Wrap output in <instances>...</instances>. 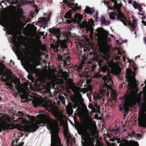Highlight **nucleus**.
I'll return each mask as SVG.
<instances>
[{
	"instance_id": "1",
	"label": "nucleus",
	"mask_w": 146,
	"mask_h": 146,
	"mask_svg": "<svg viewBox=\"0 0 146 146\" xmlns=\"http://www.w3.org/2000/svg\"><path fill=\"white\" fill-rule=\"evenodd\" d=\"M50 120L47 126L48 129H50L51 134V146H63L61 143V141L58 133L59 132L58 123L56 119Z\"/></svg>"
},
{
	"instance_id": "2",
	"label": "nucleus",
	"mask_w": 146,
	"mask_h": 146,
	"mask_svg": "<svg viewBox=\"0 0 146 146\" xmlns=\"http://www.w3.org/2000/svg\"><path fill=\"white\" fill-rule=\"evenodd\" d=\"M108 5V7L109 9L113 10L116 11L117 12V19L120 21H121L125 26H127V23L126 22H127L129 25L131 27V29L133 31H134L135 29L137 27V21L134 19L133 17L132 23L127 21V18L125 16L124 14L121 12V9L122 6V4L121 3H118L117 2L116 4H114V5L113 7H111L109 6V2H107Z\"/></svg>"
},
{
	"instance_id": "3",
	"label": "nucleus",
	"mask_w": 146,
	"mask_h": 146,
	"mask_svg": "<svg viewBox=\"0 0 146 146\" xmlns=\"http://www.w3.org/2000/svg\"><path fill=\"white\" fill-rule=\"evenodd\" d=\"M26 66L27 71L30 74L28 75L29 79L31 80L32 82L35 84L36 87L40 88L43 84L41 79L40 77H38L37 79H35L32 76L34 73L36 75H38L39 71L33 64L30 63L27 64Z\"/></svg>"
},
{
	"instance_id": "4",
	"label": "nucleus",
	"mask_w": 146,
	"mask_h": 146,
	"mask_svg": "<svg viewBox=\"0 0 146 146\" xmlns=\"http://www.w3.org/2000/svg\"><path fill=\"white\" fill-rule=\"evenodd\" d=\"M79 134L82 135V138L85 142V146H94L95 141L94 135L90 131L89 128H86L84 129H80L78 131Z\"/></svg>"
},
{
	"instance_id": "5",
	"label": "nucleus",
	"mask_w": 146,
	"mask_h": 146,
	"mask_svg": "<svg viewBox=\"0 0 146 146\" xmlns=\"http://www.w3.org/2000/svg\"><path fill=\"white\" fill-rule=\"evenodd\" d=\"M139 107L140 111L138 113V124L140 126L146 127V104L141 103Z\"/></svg>"
},
{
	"instance_id": "6",
	"label": "nucleus",
	"mask_w": 146,
	"mask_h": 146,
	"mask_svg": "<svg viewBox=\"0 0 146 146\" xmlns=\"http://www.w3.org/2000/svg\"><path fill=\"white\" fill-rule=\"evenodd\" d=\"M101 70L103 72H108L106 75L102 77V79L104 82V86L106 88H108L110 87V86L113 83L112 80V76L110 75L109 73L110 69L108 66L104 65L102 67Z\"/></svg>"
},
{
	"instance_id": "7",
	"label": "nucleus",
	"mask_w": 146,
	"mask_h": 146,
	"mask_svg": "<svg viewBox=\"0 0 146 146\" xmlns=\"http://www.w3.org/2000/svg\"><path fill=\"white\" fill-rule=\"evenodd\" d=\"M33 103L35 107L40 106L46 107L48 110L50 109V110L52 111V112L54 117L58 120H59L60 117L58 111L55 109H53L51 105H47L44 102L40 100H34L33 101Z\"/></svg>"
},
{
	"instance_id": "8",
	"label": "nucleus",
	"mask_w": 146,
	"mask_h": 146,
	"mask_svg": "<svg viewBox=\"0 0 146 146\" xmlns=\"http://www.w3.org/2000/svg\"><path fill=\"white\" fill-rule=\"evenodd\" d=\"M45 124V122L43 120L40 121L39 122L37 123H32L26 127L25 131L30 133L35 132L40 127L44 126Z\"/></svg>"
},
{
	"instance_id": "9",
	"label": "nucleus",
	"mask_w": 146,
	"mask_h": 146,
	"mask_svg": "<svg viewBox=\"0 0 146 146\" xmlns=\"http://www.w3.org/2000/svg\"><path fill=\"white\" fill-rule=\"evenodd\" d=\"M127 79L129 82L128 86H129L131 88H133L136 86V81L135 78V77L131 75L129 71H127Z\"/></svg>"
},
{
	"instance_id": "10",
	"label": "nucleus",
	"mask_w": 146,
	"mask_h": 146,
	"mask_svg": "<svg viewBox=\"0 0 146 146\" xmlns=\"http://www.w3.org/2000/svg\"><path fill=\"white\" fill-rule=\"evenodd\" d=\"M33 54L36 58L38 60H40L42 54V52L40 51V46L38 44L33 46Z\"/></svg>"
},
{
	"instance_id": "11",
	"label": "nucleus",
	"mask_w": 146,
	"mask_h": 146,
	"mask_svg": "<svg viewBox=\"0 0 146 146\" xmlns=\"http://www.w3.org/2000/svg\"><path fill=\"white\" fill-rule=\"evenodd\" d=\"M0 76L1 77L0 79L3 81H9V80L10 76L8 73L1 69H0Z\"/></svg>"
},
{
	"instance_id": "12",
	"label": "nucleus",
	"mask_w": 146,
	"mask_h": 146,
	"mask_svg": "<svg viewBox=\"0 0 146 146\" xmlns=\"http://www.w3.org/2000/svg\"><path fill=\"white\" fill-rule=\"evenodd\" d=\"M119 146H139V144L137 142L133 141L132 140L129 141L124 140L123 143H121Z\"/></svg>"
},
{
	"instance_id": "13",
	"label": "nucleus",
	"mask_w": 146,
	"mask_h": 146,
	"mask_svg": "<svg viewBox=\"0 0 146 146\" xmlns=\"http://www.w3.org/2000/svg\"><path fill=\"white\" fill-rule=\"evenodd\" d=\"M74 19L76 21L78 24H80L82 23L83 25H86L87 23L86 21H82V19H83V16L80 13H76L74 16Z\"/></svg>"
},
{
	"instance_id": "14",
	"label": "nucleus",
	"mask_w": 146,
	"mask_h": 146,
	"mask_svg": "<svg viewBox=\"0 0 146 146\" xmlns=\"http://www.w3.org/2000/svg\"><path fill=\"white\" fill-rule=\"evenodd\" d=\"M93 62H96V63H97L98 65L101 67L103 65L104 62L103 60L101 59L100 56L98 54H94V57L92 59Z\"/></svg>"
},
{
	"instance_id": "15",
	"label": "nucleus",
	"mask_w": 146,
	"mask_h": 146,
	"mask_svg": "<svg viewBox=\"0 0 146 146\" xmlns=\"http://www.w3.org/2000/svg\"><path fill=\"white\" fill-rule=\"evenodd\" d=\"M13 43V44L16 45L17 50V52L21 54H22V52L21 50V44H19L17 41V37L16 36H14L13 37L12 39Z\"/></svg>"
},
{
	"instance_id": "16",
	"label": "nucleus",
	"mask_w": 146,
	"mask_h": 146,
	"mask_svg": "<svg viewBox=\"0 0 146 146\" xmlns=\"http://www.w3.org/2000/svg\"><path fill=\"white\" fill-rule=\"evenodd\" d=\"M97 31L99 35L102 34L105 37H107L109 35V33L108 31L104 30L102 28H98L97 29Z\"/></svg>"
},
{
	"instance_id": "17",
	"label": "nucleus",
	"mask_w": 146,
	"mask_h": 146,
	"mask_svg": "<svg viewBox=\"0 0 146 146\" xmlns=\"http://www.w3.org/2000/svg\"><path fill=\"white\" fill-rule=\"evenodd\" d=\"M15 126L13 124L7 123L6 125L2 126V129L3 130H6L9 129L11 130L14 128Z\"/></svg>"
},
{
	"instance_id": "18",
	"label": "nucleus",
	"mask_w": 146,
	"mask_h": 146,
	"mask_svg": "<svg viewBox=\"0 0 146 146\" xmlns=\"http://www.w3.org/2000/svg\"><path fill=\"white\" fill-rule=\"evenodd\" d=\"M67 113L69 115H71L73 113V110L72 108V105L71 103H69L66 108Z\"/></svg>"
},
{
	"instance_id": "19",
	"label": "nucleus",
	"mask_w": 146,
	"mask_h": 146,
	"mask_svg": "<svg viewBox=\"0 0 146 146\" xmlns=\"http://www.w3.org/2000/svg\"><path fill=\"white\" fill-rule=\"evenodd\" d=\"M84 11L85 13L90 14V15L94 14L95 12L94 9L92 8H90L88 7H86Z\"/></svg>"
},
{
	"instance_id": "20",
	"label": "nucleus",
	"mask_w": 146,
	"mask_h": 146,
	"mask_svg": "<svg viewBox=\"0 0 146 146\" xmlns=\"http://www.w3.org/2000/svg\"><path fill=\"white\" fill-rule=\"evenodd\" d=\"M60 30L58 29H50L49 30V32L54 35L58 36L59 35Z\"/></svg>"
},
{
	"instance_id": "21",
	"label": "nucleus",
	"mask_w": 146,
	"mask_h": 146,
	"mask_svg": "<svg viewBox=\"0 0 146 146\" xmlns=\"http://www.w3.org/2000/svg\"><path fill=\"white\" fill-rule=\"evenodd\" d=\"M70 88L74 93L76 94L79 91L81 90L80 88H78L74 85H72L70 86Z\"/></svg>"
},
{
	"instance_id": "22",
	"label": "nucleus",
	"mask_w": 146,
	"mask_h": 146,
	"mask_svg": "<svg viewBox=\"0 0 146 146\" xmlns=\"http://www.w3.org/2000/svg\"><path fill=\"white\" fill-rule=\"evenodd\" d=\"M117 13L114 12H111L109 14V16L110 18L111 19H117Z\"/></svg>"
},
{
	"instance_id": "23",
	"label": "nucleus",
	"mask_w": 146,
	"mask_h": 146,
	"mask_svg": "<svg viewBox=\"0 0 146 146\" xmlns=\"http://www.w3.org/2000/svg\"><path fill=\"white\" fill-rule=\"evenodd\" d=\"M74 141L72 139V137L70 136L67 139V143L68 145V144H70L71 145H72L74 144Z\"/></svg>"
},
{
	"instance_id": "24",
	"label": "nucleus",
	"mask_w": 146,
	"mask_h": 146,
	"mask_svg": "<svg viewBox=\"0 0 146 146\" xmlns=\"http://www.w3.org/2000/svg\"><path fill=\"white\" fill-rule=\"evenodd\" d=\"M74 1H71L69 0L67 6L72 9L73 10V8L74 7Z\"/></svg>"
},
{
	"instance_id": "25",
	"label": "nucleus",
	"mask_w": 146,
	"mask_h": 146,
	"mask_svg": "<svg viewBox=\"0 0 146 146\" xmlns=\"http://www.w3.org/2000/svg\"><path fill=\"white\" fill-rule=\"evenodd\" d=\"M60 48L63 49L64 51L66 50H68V48L67 46L65 44L63 43H60Z\"/></svg>"
},
{
	"instance_id": "26",
	"label": "nucleus",
	"mask_w": 146,
	"mask_h": 146,
	"mask_svg": "<svg viewBox=\"0 0 146 146\" xmlns=\"http://www.w3.org/2000/svg\"><path fill=\"white\" fill-rule=\"evenodd\" d=\"M78 3H75L74 4V7L73 8V10H74V12L77 11L78 10L80 9V7H78Z\"/></svg>"
},
{
	"instance_id": "27",
	"label": "nucleus",
	"mask_w": 146,
	"mask_h": 146,
	"mask_svg": "<svg viewBox=\"0 0 146 146\" xmlns=\"http://www.w3.org/2000/svg\"><path fill=\"white\" fill-rule=\"evenodd\" d=\"M141 12V13H138V14L139 15H140L141 16V17H140V18L142 19H144L146 18L145 15L144 13V11H142V12Z\"/></svg>"
},
{
	"instance_id": "28",
	"label": "nucleus",
	"mask_w": 146,
	"mask_h": 146,
	"mask_svg": "<svg viewBox=\"0 0 146 146\" xmlns=\"http://www.w3.org/2000/svg\"><path fill=\"white\" fill-rule=\"evenodd\" d=\"M13 1V4L15 5L16 4H19L20 3H21L23 1V0H15V1H13Z\"/></svg>"
},
{
	"instance_id": "29",
	"label": "nucleus",
	"mask_w": 146,
	"mask_h": 146,
	"mask_svg": "<svg viewBox=\"0 0 146 146\" xmlns=\"http://www.w3.org/2000/svg\"><path fill=\"white\" fill-rule=\"evenodd\" d=\"M71 13L68 12L66 13L65 16V17L66 19H69L71 17Z\"/></svg>"
},
{
	"instance_id": "30",
	"label": "nucleus",
	"mask_w": 146,
	"mask_h": 146,
	"mask_svg": "<svg viewBox=\"0 0 146 146\" xmlns=\"http://www.w3.org/2000/svg\"><path fill=\"white\" fill-rule=\"evenodd\" d=\"M64 135L66 139L68 138L69 137L71 136L69 132H68L67 131H66L65 132Z\"/></svg>"
},
{
	"instance_id": "31",
	"label": "nucleus",
	"mask_w": 146,
	"mask_h": 146,
	"mask_svg": "<svg viewBox=\"0 0 146 146\" xmlns=\"http://www.w3.org/2000/svg\"><path fill=\"white\" fill-rule=\"evenodd\" d=\"M92 60L93 61L92 63L91 67L92 69H94L96 67L97 64H95L96 62L95 61L93 62V60Z\"/></svg>"
},
{
	"instance_id": "32",
	"label": "nucleus",
	"mask_w": 146,
	"mask_h": 146,
	"mask_svg": "<svg viewBox=\"0 0 146 146\" xmlns=\"http://www.w3.org/2000/svg\"><path fill=\"white\" fill-rule=\"evenodd\" d=\"M72 102L76 106L78 107L79 105L78 102L75 99L72 100Z\"/></svg>"
},
{
	"instance_id": "33",
	"label": "nucleus",
	"mask_w": 146,
	"mask_h": 146,
	"mask_svg": "<svg viewBox=\"0 0 146 146\" xmlns=\"http://www.w3.org/2000/svg\"><path fill=\"white\" fill-rule=\"evenodd\" d=\"M60 44H56L54 46V47L55 49H56L57 52H58L59 47L60 46Z\"/></svg>"
},
{
	"instance_id": "34",
	"label": "nucleus",
	"mask_w": 146,
	"mask_h": 146,
	"mask_svg": "<svg viewBox=\"0 0 146 146\" xmlns=\"http://www.w3.org/2000/svg\"><path fill=\"white\" fill-rule=\"evenodd\" d=\"M57 58H58L59 60L62 61L64 60V57L61 55L58 54L57 55Z\"/></svg>"
},
{
	"instance_id": "35",
	"label": "nucleus",
	"mask_w": 146,
	"mask_h": 146,
	"mask_svg": "<svg viewBox=\"0 0 146 146\" xmlns=\"http://www.w3.org/2000/svg\"><path fill=\"white\" fill-rule=\"evenodd\" d=\"M15 142V141H12V146H23V145L24 144L23 142L22 143H19L18 145H14V144Z\"/></svg>"
},
{
	"instance_id": "36",
	"label": "nucleus",
	"mask_w": 146,
	"mask_h": 146,
	"mask_svg": "<svg viewBox=\"0 0 146 146\" xmlns=\"http://www.w3.org/2000/svg\"><path fill=\"white\" fill-rule=\"evenodd\" d=\"M138 5V4L136 2L134 1L133 4V6L135 9H136Z\"/></svg>"
},
{
	"instance_id": "37",
	"label": "nucleus",
	"mask_w": 146,
	"mask_h": 146,
	"mask_svg": "<svg viewBox=\"0 0 146 146\" xmlns=\"http://www.w3.org/2000/svg\"><path fill=\"white\" fill-rule=\"evenodd\" d=\"M101 23L102 24H104L105 23L106 19L105 18L102 17L101 19Z\"/></svg>"
},
{
	"instance_id": "38",
	"label": "nucleus",
	"mask_w": 146,
	"mask_h": 146,
	"mask_svg": "<svg viewBox=\"0 0 146 146\" xmlns=\"http://www.w3.org/2000/svg\"><path fill=\"white\" fill-rule=\"evenodd\" d=\"M124 111H126L127 112H128L129 110V108L128 106L125 105L124 106Z\"/></svg>"
},
{
	"instance_id": "39",
	"label": "nucleus",
	"mask_w": 146,
	"mask_h": 146,
	"mask_svg": "<svg viewBox=\"0 0 146 146\" xmlns=\"http://www.w3.org/2000/svg\"><path fill=\"white\" fill-rule=\"evenodd\" d=\"M119 128L118 127H116V128L113 129V132L114 133H115V134H117V133L119 132V131H118Z\"/></svg>"
},
{
	"instance_id": "40",
	"label": "nucleus",
	"mask_w": 146,
	"mask_h": 146,
	"mask_svg": "<svg viewBox=\"0 0 146 146\" xmlns=\"http://www.w3.org/2000/svg\"><path fill=\"white\" fill-rule=\"evenodd\" d=\"M95 77L97 78H98L102 77V75L100 74H96L95 75Z\"/></svg>"
},
{
	"instance_id": "41",
	"label": "nucleus",
	"mask_w": 146,
	"mask_h": 146,
	"mask_svg": "<svg viewBox=\"0 0 146 146\" xmlns=\"http://www.w3.org/2000/svg\"><path fill=\"white\" fill-rule=\"evenodd\" d=\"M50 88H48L45 89V92L46 93H50Z\"/></svg>"
},
{
	"instance_id": "42",
	"label": "nucleus",
	"mask_w": 146,
	"mask_h": 146,
	"mask_svg": "<svg viewBox=\"0 0 146 146\" xmlns=\"http://www.w3.org/2000/svg\"><path fill=\"white\" fill-rule=\"evenodd\" d=\"M81 92V90H80L76 94L80 98H81L82 97V95L80 93V92Z\"/></svg>"
},
{
	"instance_id": "43",
	"label": "nucleus",
	"mask_w": 146,
	"mask_h": 146,
	"mask_svg": "<svg viewBox=\"0 0 146 146\" xmlns=\"http://www.w3.org/2000/svg\"><path fill=\"white\" fill-rule=\"evenodd\" d=\"M14 33L13 30L12 29L10 30L9 31V34L12 35H14Z\"/></svg>"
},
{
	"instance_id": "44",
	"label": "nucleus",
	"mask_w": 146,
	"mask_h": 146,
	"mask_svg": "<svg viewBox=\"0 0 146 146\" xmlns=\"http://www.w3.org/2000/svg\"><path fill=\"white\" fill-rule=\"evenodd\" d=\"M136 137L139 139H140L142 137V136L141 135L139 134H137L136 135Z\"/></svg>"
},
{
	"instance_id": "45",
	"label": "nucleus",
	"mask_w": 146,
	"mask_h": 146,
	"mask_svg": "<svg viewBox=\"0 0 146 146\" xmlns=\"http://www.w3.org/2000/svg\"><path fill=\"white\" fill-rule=\"evenodd\" d=\"M31 18H28L25 20L24 21H25L27 23H28L30 22L31 21Z\"/></svg>"
},
{
	"instance_id": "46",
	"label": "nucleus",
	"mask_w": 146,
	"mask_h": 146,
	"mask_svg": "<svg viewBox=\"0 0 146 146\" xmlns=\"http://www.w3.org/2000/svg\"><path fill=\"white\" fill-rule=\"evenodd\" d=\"M110 21H106L105 23V24H104V25H110Z\"/></svg>"
},
{
	"instance_id": "47",
	"label": "nucleus",
	"mask_w": 146,
	"mask_h": 146,
	"mask_svg": "<svg viewBox=\"0 0 146 146\" xmlns=\"http://www.w3.org/2000/svg\"><path fill=\"white\" fill-rule=\"evenodd\" d=\"M69 1V0H63V2L64 3L66 4V5L67 6L68 3Z\"/></svg>"
},
{
	"instance_id": "48",
	"label": "nucleus",
	"mask_w": 146,
	"mask_h": 146,
	"mask_svg": "<svg viewBox=\"0 0 146 146\" xmlns=\"http://www.w3.org/2000/svg\"><path fill=\"white\" fill-rule=\"evenodd\" d=\"M89 108L91 109H95V108H94L93 105L92 104H90L89 106Z\"/></svg>"
},
{
	"instance_id": "49",
	"label": "nucleus",
	"mask_w": 146,
	"mask_h": 146,
	"mask_svg": "<svg viewBox=\"0 0 146 146\" xmlns=\"http://www.w3.org/2000/svg\"><path fill=\"white\" fill-rule=\"evenodd\" d=\"M94 105L97 108V109L98 110H99L100 108V106H98L97 104H94Z\"/></svg>"
},
{
	"instance_id": "50",
	"label": "nucleus",
	"mask_w": 146,
	"mask_h": 146,
	"mask_svg": "<svg viewBox=\"0 0 146 146\" xmlns=\"http://www.w3.org/2000/svg\"><path fill=\"white\" fill-rule=\"evenodd\" d=\"M108 146H115L114 144L113 143L110 144V143H107Z\"/></svg>"
},
{
	"instance_id": "51",
	"label": "nucleus",
	"mask_w": 146,
	"mask_h": 146,
	"mask_svg": "<svg viewBox=\"0 0 146 146\" xmlns=\"http://www.w3.org/2000/svg\"><path fill=\"white\" fill-rule=\"evenodd\" d=\"M63 49L62 48H60H60H59V50L60 52H63L64 51V49Z\"/></svg>"
},
{
	"instance_id": "52",
	"label": "nucleus",
	"mask_w": 146,
	"mask_h": 146,
	"mask_svg": "<svg viewBox=\"0 0 146 146\" xmlns=\"http://www.w3.org/2000/svg\"><path fill=\"white\" fill-rule=\"evenodd\" d=\"M123 115L124 116H125L127 115L128 114L127 112L126 111H124L123 112Z\"/></svg>"
},
{
	"instance_id": "53",
	"label": "nucleus",
	"mask_w": 146,
	"mask_h": 146,
	"mask_svg": "<svg viewBox=\"0 0 146 146\" xmlns=\"http://www.w3.org/2000/svg\"><path fill=\"white\" fill-rule=\"evenodd\" d=\"M90 34L91 35H93L94 33V32L92 30V29H90Z\"/></svg>"
},
{
	"instance_id": "54",
	"label": "nucleus",
	"mask_w": 146,
	"mask_h": 146,
	"mask_svg": "<svg viewBox=\"0 0 146 146\" xmlns=\"http://www.w3.org/2000/svg\"><path fill=\"white\" fill-rule=\"evenodd\" d=\"M137 9L139 10V11L140 12H142V10H143V8L141 7V6L140 7H139V8H138V9Z\"/></svg>"
},
{
	"instance_id": "55",
	"label": "nucleus",
	"mask_w": 146,
	"mask_h": 146,
	"mask_svg": "<svg viewBox=\"0 0 146 146\" xmlns=\"http://www.w3.org/2000/svg\"><path fill=\"white\" fill-rule=\"evenodd\" d=\"M143 25L145 26H146V22H145L143 20H142L141 21Z\"/></svg>"
},
{
	"instance_id": "56",
	"label": "nucleus",
	"mask_w": 146,
	"mask_h": 146,
	"mask_svg": "<svg viewBox=\"0 0 146 146\" xmlns=\"http://www.w3.org/2000/svg\"><path fill=\"white\" fill-rule=\"evenodd\" d=\"M111 1L113 3H114L115 4H116L117 3V1L116 0H111Z\"/></svg>"
},
{
	"instance_id": "57",
	"label": "nucleus",
	"mask_w": 146,
	"mask_h": 146,
	"mask_svg": "<svg viewBox=\"0 0 146 146\" xmlns=\"http://www.w3.org/2000/svg\"><path fill=\"white\" fill-rule=\"evenodd\" d=\"M66 21L68 23H70L71 22V21L69 19H67Z\"/></svg>"
},
{
	"instance_id": "58",
	"label": "nucleus",
	"mask_w": 146,
	"mask_h": 146,
	"mask_svg": "<svg viewBox=\"0 0 146 146\" xmlns=\"http://www.w3.org/2000/svg\"><path fill=\"white\" fill-rule=\"evenodd\" d=\"M98 117V114H96L95 115L94 117L95 119H97Z\"/></svg>"
},
{
	"instance_id": "59",
	"label": "nucleus",
	"mask_w": 146,
	"mask_h": 146,
	"mask_svg": "<svg viewBox=\"0 0 146 146\" xmlns=\"http://www.w3.org/2000/svg\"><path fill=\"white\" fill-rule=\"evenodd\" d=\"M143 39L144 40V42L145 44L146 45V36L144 37L143 38Z\"/></svg>"
},
{
	"instance_id": "60",
	"label": "nucleus",
	"mask_w": 146,
	"mask_h": 146,
	"mask_svg": "<svg viewBox=\"0 0 146 146\" xmlns=\"http://www.w3.org/2000/svg\"><path fill=\"white\" fill-rule=\"evenodd\" d=\"M109 140L110 141H115V138H111Z\"/></svg>"
},
{
	"instance_id": "61",
	"label": "nucleus",
	"mask_w": 146,
	"mask_h": 146,
	"mask_svg": "<svg viewBox=\"0 0 146 146\" xmlns=\"http://www.w3.org/2000/svg\"><path fill=\"white\" fill-rule=\"evenodd\" d=\"M18 113L21 115H22L23 113L21 112V111H19L18 112Z\"/></svg>"
},
{
	"instance_id": "62",
	"label": "nucleus",
	"mask_w": 146,
	"mask_h": 146,
	"mask_svg": "<svg viewBox=\"0 0 146 146\" xmlns=\"http://www.w3.org/2000/svg\"><path fill=\"white\" fill-rule=\"evenodd\" d=\"M40 21H41L42 22H43V21H45V20H44V19L42 18H41V19Z\"/></svg>"
},
{
	"instance_id": "63",
	"label": "nucleus",
	"mask_w": 146,
	"mask_h": 146,
	"mask_svg": "<svg viewBox=\"0 0 146 146\" xmlns=\"http://www.w3.org/2000/svg\"><path fill=\"white\" fill-rule=\"evenodd\" d=\"M141 7V5L140 4H138V6H137V8L138 9V8H139L140 7Z\"/></svg>"
},
{
	"instance_id": "64",
	"label": "nucleus",
	"mask_w": 146,
	"mask_h": 146,
	"mask_svg": "<svg viewBox=\"0 0 146 146\" xmlns=\"http://www.w3.org/2000/svg\"><path fill=\"white\" fill-rule=\"evenodd\" d=\"M35 1H31V4H32L33 5L35 3Z\"/></svg>"
}]
</instances>
